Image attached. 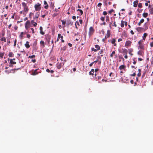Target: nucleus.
Returning <instances> with one entry per match:
<instances>
[{
	"mask_svg": "<svg viewBox=\"0 0 153 153\" xmlns=\"http://www.w3.org/2000/svg\"><path fill=\"white\" fill-rule=\"evenodd\" d=\"M102 5V4L101 3H99L97 4V6L98 7H100Z\"/></svg>",
	"mask_w": 153,
	"mask_h": 153,
	"instance_id": "obj_45",
	"label": "nucleus"
},
{
	"mask_svg": "<svg viewBox=\"0 0 153 153\" xmlns=\"http://www.w3.org/2000/svg\"><path fill=\"white\" fill-rule=\"evenodd\" d=\"M148 15V13H144L143 14V16L145 18Z\"/></svg>",
	"mask_w": 153,
	"mask_h": 153,
	"instance_id": "obj_29",
	"label": "nucleus"
},
{
	"mask_svg": "<svg viewBox=\"0 0 153 153\" xmlns=\"http://www.w3.org/2000/svg\"><path fill=\"white\" fill-rule=\"evenodd\" d=\"M68 45L70 46V47H72V45L71 44V43H68Z\"/></svg>",
	"mask_w": 153,
	"mask_h": 153,
	"instance_id": "obj_61",
	"label": "nucleus"
},
{
	"mask_svg": "<svg viewBox=\"0 0 153 153\" xmlns=\"http://www.w3.org/2000/svg\"><path fill=\"white\" fill-rule=\"evenodd\" d=\"M16 42H17V40L16 39H15L14 40V46H15L16 44Z\"/></svg>",
	"mask_w": 153,
	"mask_h": 153,
	"instance_id": "obj_40",
	"label": "nucleus"
},
{
	"mask_svg": "<svg viewBox=\"0 0 153 153\" xmlns=\"http://www.w3.org/2000/svg\"><path fill=\"white\" fill-rule=\"evenodd\" d=\"M34 7L35 10L39 12L41 9V4L38 3L35 5Z\"/></svg>",
	"mask_w": 153,
	"mask_h": 153,
	"instance_id": "obj_2",
	"label": "nucleus"
},
{
	"mask_svg": "<svg viewBox=\"0 0 153 153\" xmlns=\"http://www.w3.org/2000/svg\"><path fill=\"white\" fill-rule=\"evenodd\" d=\"M25 34V32H21L19 36V38L20 39H22L23 38V35H24Z\"/></svg>",
	"mask_w": 153,
	"mask_h": 153,
	"instance_id": "obj_13",
	"label": "nucleus"
},
{
	"mask_svg": "<svg viewBox=\"0 0 153 153\" xmlns=\"http://www.w3.org/2000/svg\"><path fill=\"white\" fill-rule=\"evenodd\" d=\"M138 31L139 30H140V27H137V28L136 29Z\"/></svg>",
	"mask_w": 153,
	"mask_h": 153,
	"instance_id": "obj_60",
	"label": "nucleus"
},
{
	"mask_svg": "<svg viewBox=\"0 0 153 153\" xmlns=\"http://www.w3.org/2000/svg\"><path fill=\"white\" fill-rule=\"evenodd\" d=\"M111 26L115 27H117L115 21L112 20L111 22H109V26L111 28Z\"/></svg>",
	"mask_w": 153,
	"mask_h": 153,
	"instance_id": "obj_5",
	"label": "nucleus"
},
{
	"mask_svg": "<svg viewBox=\"0 0 153 153\" xmlns=\"http://www.w3.org/2000/svg\"><path fill=\"white\" fill-rule=\"evenodd\" d=\"M138 60L140 61H142L143 60V59H142L141 58H138Z\"/></svg>",
	"mask_w": 153,
	"mask_h": 153,
	"instance_id": "obj_64",
	"label": "nucleus"
},
{
	"mask_svg": "<svg viewBox=\"0 0 153 153\" xmlns=\"http://www.w3.org/2000/svg\"><path fill=\"white\" fill-rule=\"evenodd\" d=\"M33 25L35 27H36L37 25V24L36 22H35L33 24Z\"/></svg>",
	"mask_w": 153,
	"mask_h": 153,
	"instance_id": "obj_44",
	"label": "nucleus"
},
{
	"mask_svg": "<svg viewBox=\"0 0 153 153\" xmlns=\"http://www.w3.org/2000/svg\"><path fill=\"white\" fill-rule=\"evenodd\" d=\"M138 7L139 8H142V4L141 3H139L138 5Z\"/></svg>",
	"mask_w": 153,
	"mask_h": 153,
	"instance_id": "obj_39",
	"label": "nucleus"
},
{
	"mask_svg": "<svg viewBox=\"0 0 153 153\" xmlns=\"http://www.w3.org/2000/svg\"><path fill=\"white\" fill-rule=\"evenodd\" d=\"M94 30L93 28L92 27H90L89 29V31L88 34L90 36H91L94 33Z\"/></svg>",
	"mask_w": 153,
	"mask_h": 153,
	"instance_id": "obj_7",
	"label": "nucleus"
},
{
	"mask_svg": "<svg viewBox=\"0 0 153 153\" xmlns=\"http://www.w3.org/2000/svg\"><path fill=\"white\" fill-rule=\"evenodd\" d=\"M37 69L35 70L33 72V75H36L38 74V73L36 72Z\"/></svg>",
	"mask_w": 153,
	"mask_h": 153,
	"instance_id": "obj_28",
	"label": "nucleus"
},
{
	"mask_svg": "<svg viewBox=\"0 0 153 153\" xmlns=\"http://www.w3.org/2000/svg\"><path fill=\"white\" fill-rule=\"evenodd\" d=\"M22 4L23 11L25 12H27L29 10V8L27 4L24 2H22Z\"/></svg>",
	"mask_w": 153,
	"mask_h": 153,
	"instance_id": "obj_1",
	"label": "nucleus"
},
{
	"mask_svg": "<svg viewBox=\"0 0 153 153\" xmlns=\"http://www.w3.org/2000/svg\"><path fill=\"white\" fill-rule=\"evenodd\" d=\"M44 6L45 9H47L48 7V6L47 1L45 0L44 1Z\"/></svg>",
	"mask_w": 153,
	"mask_h": 153,
	"instance_id": "obj_11",
	"label": "nucleus"
},
{
	"mask_svg": "<svg viewBox=\"0 0 153 153\" xmlns=\"http://www.w3.org/2000/svg\"><path fill=\"white\" fill-rule=\"evenodd\" d=\"M110 35V31L109 30H108L107 32L106 35L105 37L107 38H109Z\"/></svg>",
	"mask_w": 153,
	"mask_h": 153,
	"instance_id": "obj_18",
	"label": "nucleus"
},
{
	"mask_svg": "<svg viewBox=\"0 0 153 153\" xmlns=\"http://www.w3.org/2000/svg\"><path fill=\"white\" fill-rule=\"evenodd\" d=\"M63 36H61L60 34V38L61 39V42H64V40L63 39Z\"/></svg>",
	"mask_w": 153,
	"mask_h": 153,
	"instance_id": "obj_36",
	"label": "nucleus"
},
{
	"mask_svg": "<svg viewBox=\"0 0 153 153\" xmlns=\"http://www.w3.org/2000/svg\"><path fill=\"white\" fill-rule=\"evenodd\" d=\"M4 53H1L0 52V58H3L4 56Z\"/></svg>",
	"mask_w": 153,
	"mask_h": 153,
	"instance_id": "obj_32",
	"label": "nucleus"
},
{
	"mask_svg": "<svg viewBox=\"0 0 153 153\" xmlns=\"http://www.w3.org/2000/svg\"><path fill=\"white\" fill-rule=\"evenodd\" d=\"M61 22H62V25H65V24L66 22L64 20H61Z\"/></svg>",
	"mask_w": 153,
	"mask_h": 153,
	"instance_id": "obj_43",
	"label": "nucleus"
},
{
	"mask_svg": "<svg viewBox=\"0 0 153 153\" xmlns=\"http://www.w3.org/2000/svg\"><path fill=\"white\" fill-rule=\"evenodd\" d=\"M57 67L58 69H60L61 68V66L60 63H57L56 64Z\"/></svg>",
	"mask_w": 153,
	"mask_h": 153,
	"instance_id": "obj_27",
	"label": "nucleus"
},
{
	"mask_svg": "<svg viewBox=\"0 0 153 153\" xmlns=\"http://www.w3.org/2000/svg\"><path fill=\"white\" fill-rule=\"evenodd\" d=\"M30 29L31 30L33 34L34 33V30L33 28H31Z\"/></svg>",
	"mask_w": 153,
	"mask_h": 153,
	"instance_id": "obj_48",
	"label": "nucleus"
},
{
	"mask_svg": "<svg viewBox=\"0 0 153 153\" xmlns=\"http://www.w3.org/2000/svg\"><path fill=\"white\" fill-rule=\"evenodd\" d=\"M130 33H131V34L132 35H133L134 34V33L133 32V31L132 30H131L130 31Z\"/></svg>",
	"mask_w": 153,
	"mask_h": 153,
	"instance_id": "obj_55",
	"label": "nucleus"
},
{
	"mask_svg": "<svg viewBox=\"0 0 153 153\" xmlns=\"http://www.w3.org/2000/svg\"><path fill=\"white\" fill-rule=\"evenodd\" d=\"M141 73H140V72L139 73H139H138V74H137V76H138V77H139V76H141Z\"/></svg>",
	"mask_w": 153,
	"mask_h": 153,
	"instance_id": "obj_56",
	"label": "nucleus"
},
{
	"mask_svg": "<svg viewBox=\"0 0 153 153\" xmlns=\"http://www.w3.org/2000/svg\"><path fill=\"white\" fill-rule=\"evenodd\" d=\"M124 22H124V25L125 24V26H127L128 25L127 22H125V21H124Z\"/></svg>",
	"mask_w": 153,
	"mask_h": 153,
	"instance_id": "obj_51",
	"label": "nucleus"
},
{
	"mask_svg": "<svg viewBox=\"0 0 153 153\" xmlns=\"http://www.w3.org/2000/svg\"><path fill=\"white\" fill-rule=\"evenodd\" d=\"M147 34L146 33H144L143 34V39L144 40H145L146 37L147 36Z\"/></svg>",
	"mask_w": 153,
	"mask_h": 153,
	"instance_id": "obj_35",
	"label": "nucleus"
},
{
	"mask_svg": "<svg viewBox=\"0 0 153 153\" xmlns=\"http://www.w3.org/2000/svg\"><path fill=\"white\" fill-rule=\"evenodd\" d=\"M35 55H31V56H28V58H33L35 57Z\"/></svg>",
	"mask_w": 153,
	"mask_h": 153,
	"instance_id": "obj_38",
	"label": "nucleus"
},
{
	"mask_svg": "<svg viewBox=\"0 0 153 153\" xmlns=\"http://www.w3.org/2000/svg\"><path fill=\"white\" fill-rule=\"evenodd\" d=\"M95 49L94 48H92V51H94L95 52L99 50L100 49V46L97 45H95Z\"/></svg>",
	"mask_w": 153,
	"mask_h": 153,
	"instance_id": "obj_6",
	"label": "nucleus"
},
{
	"mask_svg": "<svg viewBox=\"0 0 153 153\" xmlns=\"http://www.w3.org/2000/svg\"><path fill=\"white\" fill-rule=\"evenodd\" d=\"M114 56H115L116 57L117 56V55L115 54V52L114 51H113L111 54L110 56L111 57H113Z\"/></svg>",
	"mask_w": 153,
	"mask_h": 153,
	"instance_id": "obj_19",
	"label": "nucleus"
},
{
	"mask_svg": "<svg viewBox=\"0 0 153 153\" xmlns=\"http://www.w3.org/2000/svg\"><path fill=\"white\" fill-rule=\"evenodd\" d=\"M0 40L1 41H4V42H6V39L5 38V37H2L1 38V39Z\"/></svg>",
	"mask_w": 153,
	"mask_h": 153,
	"instance_id": "obj_34",
	"label": "nucleus"
},
{
	"mask_svg": "<svg viewBox=\"0 0 153 153\" xmlns=\"http://www.w3.org/2000/svg\"><path fill=\"white\" fill-rule=\"evenodd\" d=\"M77 11H79L81 14V15H82L83 14V11L82 10L80 9H78Z\"/></svg>",
	"mask_w": 153,
	"mask_h": 153,
	"instance_id": "obj_41",
	"label": "nucleus"
},
{
	"mask_svg": "<svg viewBox=\"0 0 153 153\" xmlns=\"http://www.w3.org/2000/svg\"><path fill=\"white\" fill-rule=\"evenodd\" d=\"M8 56L10 57H13V56L14 54L12 52H10L9 53Z\"/></svg>",
	"mask_w": 153,
	"mask_h": 153,
	"instance_id": "obj_26",
	"label": "nucleus"
},
{
	"mask_svg": "<svg viewBox=\"0 0 153 153\" xmlns=\"http://www.w3.org/2000/svg\"><path fill=\"white\" fill-rule=\"evenodd\" d=\"M105 17L101 16L100 18V19L101 20V21H103L105 20Z\"/></svg>",
	"mask_w": 153,
	"mask_h": 153,
	"instance_id": "obj_42",
	"label": "nucleus"
},
{
	"mask_svg": "<svg viewBox=\"0 0 153 153\" xmlns=\"http://www.w3.org/2000/svg\"><path fill=\"white\" fill-rule=\"evenodd\" d=\"M107 12L105 11H104L103 12V15H107Z\"/></svg>",
	"mask_w": 153,
	"mask_h": 153,
	"instance_id": "obj_47",
	"label": "nucleus"
},
{
	"mask_svg": "<svg viewBox=\"0 0 153 153\" xmlns=\"http://www.w3.org/2000/svg\"><path fill=\"white\" fill-rule=\"evenodd\" d=\"M79 22L80 24H82V21L81 19H80L79 20Z\"/></svg>",
	"mask_w": 153,
	"mask_h": 153,
	"instance_id": "obj_57",
	"label": "nucleus"
},
{
	"mask_svg": "<svg viewBox=\"0 0 153 153\" xmlns=\"http://www.w3.org/2000/svg\"><path fill=\"white\" fill-rule=\"evenodd\" d=\"M94 64V62H92L90 64H89V66L90 67H91L92 65H93V64Z\"/></svg>",
	"mask_w": 153,
	"mask_h": 153,
	"instance_id": "obj_59",
	"label": "nucleus"
},
{
	"mask_svg": "<svg viewBox=\"0 0 153 153\" xmlns=\"http://www.w3.org/2000/svg\"><path fill=\"white\" fill-rule=\"evenodd\" d=\"M149 9L150 14H152L153 13V9L150 5L149 6Z\"/></svg>",
	"mask_w": 153,
	"mask_h": 153,
	"instance_id": "obj_17",
	"label": "nucleus"
},
{
	"mask_svg": "<svg viewBox=\"0 0 153 153\" xmlns=\"http://www.w3.org/2000/svg\"><path fill=\"white\" fill-rule=\"evenodd\" d=\"M79 25V22L78 21H76L75 22V25Z\"/></svg>",
	"mask_w": 153,
	"mask_h": 153,
	"instance_id": "obj_50",
	"label": "nucleus"
},
{
	"mask_svg": "<svg viewBox=\"0 0 153 153\" xmlns=\"http://www.w3.org/2000/svg\"><path fill=\"white\" fill-rule=\"evenodd\" d=\"M34 15V13H33L30 12V14L29 16H31Z\"/></svg>",
	"mask_w": 153,
	"mask_h": 153,
	"instance_id": "obj_46",
	"label": "nucleus"
},
{
	"mask_svg": "<svg viewBox=\"0 0 153 153\" xmlns=\"http://www.w3.org/2000/svg\"><path fill=\"white\" fill-rule=\"evenodd\" d=\"M30 22L31 24H33L35 22H34V21L33 20H32Z\"/></svg>",
	"mask_w": 153,
	"mask_h": 153,
	"instance_id": "obj_53",
	"label": "nucleus"
},
{
	"mask_svg": "<svg viewBox=\"0 0 153 153\" xmlns=\"http://www.w3.org/2000/svg\"><path fill=\"white\" fill-rule=\"evenodd\" d=\"M127 50L126 49H124L123 51V53L125 54H127Z\"/></svg>",
	"mask_w": 153,
	"mask_h": 153,
	"instance_id": "obj_33",
	"label": "nucleus"
},
{
	"mask_svg": "<svg viewBox=\"0 0 153 153\" xmlns=\"http://www.w3.org/2000/svg\"><path fill=\"white\" fill-rule=\"evenodd\" d=\"M40 43L42 48H44L45 47V43L44 41L41 40Z\"/></svg>",
	"mask_w": 153,
	"mask_h": 153,
	"instance_id": "obj_15",
	"label": "nucleus"
},
{
	"mask_svg": "<svg viewBox=\"0 0 153 153\" xmlns=\"http://www.w3.org/2000/svg\"><path fill=\"white\" fill-rule=\"evenodd\" d=\"M27 38L29 39L30 37V35L29 34H27Z\"/></svg>",
	"mask_w": 153,
	"mask_h": 153,
	"instance_id": "obj_49",
	"label": "nucleus"
},
{
	"mask_svg": "<svg viewBox=\"0 0 153 153\" xmlns=\"http://www.w3.org/2000/svg\"><path fill=\"white\" fill-rule=\"evenodd\" d=\"M143 41L142 40H140L138 42V44L139 45V47L140 49L144 50V46L142 43Z\"/></svg>",
	"mask_w": 153,
	"mask_h": 153,
	"instance_id": "obj_3",
	"label": "nucleus"
},
{
	"mask_svg": "<svg viewBox=\"0 0 153 153\" xmlns=\"http://www.w3.org/2000/svg\"><path fill=\"white\" fill-rule=\"evenodd\" d=\"M144 21V19H141L140 22L138 23V25L140 26V24L143 23Z\"/></svg>",
	"mask_w": 153,
	"mask_h": 153,
	"instance_id": "obj_24",
	"label": "nucleus"
},
{
	"mask_svg": "<svg viewBox=\"0 0 153 153\" xmlns=\"http://www.w3.org/2000/svg\"><path fill=\"white\" fill-rule=\"evenodd\" d=\"M150 45L151 47H152L153 46V43L152 42L151 43H150Z\"/></svg>",
	"mask_w": 153,
	"mask_h": 153,
	"instance_id": "obj_62",
	"label": "nucleus"
},
{
	"mask_svg": "<svg viewBox=\"0 0 153 153\" xmlns=\"http://www.w3.org/2000/svg\"><path fill=\"white\" fill-rule=\"evenodd\" d=\"M10 62L12 64H16V62H15L13 61L12 59H10Z\"/></svg>",
	"mask_w": 153,
	"mask_h": 153,
	"instance_id": "obj_31",
	"label": "nucleus"
},
{
	"mask_svg": "<svg viewBox=\"0 0 153 153\" xmlns=\"http://www.w3.org/2000/svg\"><path fill=\"white\" fill-rule=\"evenodd\" d=\"M42 27L41 26L39 27L40 33L42 35H43L45 34V33L42 30Z\"/></svg>",
	"mask_w": 153,
	"mask_h": 153,
	"instance_id": "obj_12",
	"label": "nucleus"
},
{
	"mask_svg": "<svg viewBox=\"0 0 153 153\" xmlns=\"http://www.w3.org/2000/svg\"><path fill=\"white\" fill-rule=\"evenodd\" d=\"M32 61L33 62V63H34L35 62H36V60H35V59H32Z\"/></svg>",
	"mask_w": 153,
	"mask_h": 153,
	"instance_id": "obj_58",
	"label": "nucleus"
},
{
	"mask_svg": "<svg viewBox=\"0 0 153 153\" xmlns=\"http://www.w3.org/2000/svg\"><path fill=\"white\" fill-rule=\"evenodd\" d=\"M46 14H45L44 15H42L41 16L42 18H44L45 17V16H46Z\"/></svg>",
	"mask_w": 153,
	"mask_h": 153,
	"instance_id": "obj_54",
	"label": "nucleus"
},
{
	"mask_svg": "<svg viewBox=\"0 0 153 153\" xmlns=\"http://www.w3.org/2000/svg\"><path fill=\"white\" fill-rule=\"evenodd\" d=\"M138 3V1H134L133 2L134 4V7H136L137 6V4Z\"/></svg>",
	"mask_w": 153,
	"mask_h": 153,
	"instance_id": "obj_21",
	"label": "nucleus"
},
{
	"mask_svg": "<svg viewBox=\"0 0 153 153\" xmlns=\"http://www.w3.org/2000/svg\"><path fill=\"white\" fill-rule=\"evenodd\" d=\"M131 42L129 41H127L126 42L125 44V46L126 47L127 46H129L131 45Z\"/></svg>",
	"mask_w": 153,
	"mask_h": 153,
	"instance_id": "obj_9",
	"label": "nucleus"
},
{
	"mask_svg": "<svg viewBox=\"0 0 153 153\" xmlns=\"http://www.w3.org/2000/svg\"><path fill=\"white\" fill-rule=\"evenodd\" d=\"M94 69H92L91 70V71L89 72V74L90 75H92L93 76H94L93 75H94Z\"/></svg>",
	"mask_w": 153,
	"mask_h": 153,
	"instance_id": "obj_22",
	"label": "nucleus"
},
{
	"mask_svg": "<svg viewBox=\"0 0 153 153\" xmlns=\"http://www.w3.org/2000/svg\"><path fill=\"white\" fill-rule=\"evenodd\" d=\"M144 53V50H140L138 51L137 53L138 55L140 56H143Z\"/></svg>",
	"mask_w": 153,
	"mask_h": 153,
	"instance_id": "obj_10",
	"label": "nucleus"
},
{
	"mask_svg": "<svg viewBox=\"0 0 153 153\" xmlns=\"http://www.w3.org/2000/svg\"><path fill=\"white\" fill-rule=\"evenodd\" d=\"M29 42L28 41H27L25 44V45L26 48H28L30 47V45L29 44Z\"/></svg>",
	"mask_w": 153,
	"mask_h": 153,
	"instance_id": "obj_14",
	"label": "nucleus"
},
{
	"mask_svg": "<svg viewBox=\"0 0 153 153\" xmlns=\"http://www.w3.org/2000/svg\"><path fill=\"white\" fill-rule=\"evenodd\" d=\"M125 68H126V66L125 65H121L120 66V67H119V69L120 70L123 69Z\"/></svg>",
	"mask_w": 153,
	"mask_h": 153,
	"instance_id": "obj_23",
	"label": "nucleus"
},
{
	"mask_svg": "<svg viewBox=\"0 0 153 153\" xmlns=\"http://www.w3.org/2000/svg\"><path fill=\"white\" fill-rule=\"evenodd\" d=\"M25 27L27 30L30 27V22L29 20H27L25 23Z\"/></svg>",
	"mask_w": 153,
	"mask_h": 153,
	"instance_id": "obj_4",
	"label": "nucleus"
},
{
	"mask_svg": "<svg viewBox=\"0 0 153 153\" xmlns=\"http://www.w3.org/2000/svg\"><path fill=\"white\" fill-rule=\"evenodd\" d=\"M60 33L58 34V35L56 41L55 42H57L59 41V39H60Z\"/></svg>",
	"mask_w": 153,
	"mask_h": 153,
	"instance_id": "obj_25",
	"label": "nucleus"
},
{
	"mask_svg": "<svg viewBox=\"0 0 153 153\" xmlns=\"http://www.w3.org/2000/svg\"><path fill=\"white\" fill-rule=\"evenodd\" d=\"M54 6V4L53 2H51L50 4V7H53Z\"/></svg>",
	"mask_w": 153,
	"mask_h": 153,
	"instance_id": "obj_37",
	"label": "nucleus"
},
{
	"mask_svg": "<svg viewBox=\"0 0 153 153\" xmlns=\"http://www.w3.org/2000/svg\"><path fill=\"white\" fill-rule=\"evenodd\" d=\"M128 51H129V53L130 55H131V56H132L133 55V54L132 53L133 51V49L132 48H130L128 49Z\"/></svg>",
	"mask_w": 153,
	"mask_h": 153,
	"instance_id": "obj_20",
	"label": "nucleus"
},
{
	"mask_svg": "<svg viewBox=\"0 0 153 153\" xmlns=\"http://www.w3.org/2000/svg\"><path fill=\"white\" fill-rule=\"evenodd\" d=\"M125 22L123 20H122L121 21V27H123L124 26V23Z\"/></svg>",
	"mask_w": 153,
	"mask_h": 153,
	"instance_id": "obj_30",
	"label": "nucleus"
},
{
	"mask_svg": "<svg viewBox=\"0 0 153 153\" xmlns=\"http://www.w3.org/2000/svg\"><path fill=\"white\" fill-rule=\"evenodd\" d=\"M40 15V13L37 11L35 14L34 16L33 17V19L34 20H36L39 18Z\"/></svg>",
	"mask_w": 153,
	"mask_h": 153,
	"instance_id": "obj_8",
	"label": "nucleus"
},
{
	"mask_svg": "<svg viewBox=\"0 0 153 153\" xmlns=\"http://www.w3.org/2000/svg\"><path fill=\"white\" fill-rule=\"evenodd\" d=\"M116 41L115 39H113L111 40V42L112 44H114V46H116L117 45L115 43V42Z\"/></svg>",
	"mask_w": 153,
	"mask_h": 153,
	"instance_id": "obj_16",
	"label": "nucleus"
},
{
	"mask_svg": "<svg viewBox=\"0 0 153 153\" xmlns=\"http://www.w3.org/2000/svg\"><path fill=\"white\" fill-rule=\"evenodd\" d=\"M28 19V18L27 17H25L24 19V21H26V20Z\"/></svg>",
	"mask_w": 153,
	"mask_h": 153,
	"instance_id": "obj_63",
	"label": "nucleus"
},
{
	"mask_svg": "<svg viewBox=\"0 0 153 153\" xmlns=\"http://www.w3.org/2000/svg\"><path fill=\"white\" fill-rule=\"evenodd\" d=\"M99 69L98 68L96 69L95 70V72H96V73H97Z\"/></svg>",
	"mask_w": 153,
	"mask_h": 153,
	"instance_id": "obj_52",
	"label": "nucleus"
}]
</instances>
